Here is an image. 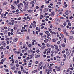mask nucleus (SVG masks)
Returning a JSON list of instances; mask_svg holds the SVG:
<instances>
[{
	"mask_svg": "<svg viewBox=\"0 0 74 74\" xmlns=\"http://www.w3.org/2000/svg\"><path fill=\"white\" fill-rule=\"evenodd\" d=\"M1 45H3L4 47H6V45H7V44H6L5 42L3 41L1 43Z\"/></svg>",
	"mask_w": 74,
	"mask_h": 74,
	"instance_id": "1",
	"label": "nucleus"
},
{
	"mask_svg": "<svg viewBox=\"0 0 74 74\" xmlns=\"http://www.w3.org/2000/svg\"><path fill=\"white\" fill-rule=\"evenodd\" d=\"M55 12L54 11L51 12V16H54V15H55Z\"/></svg>",
	"mask_w": 74,
	"mask_h": 74,
	"instance_id": "2",
	"label": "nucleus"
},
{
	"mask_svg": "<svg viewBox=\"0 0 74 74\" xmlns=\"http://www.w3.org/2000/svg\"><path fill=\"white\" fill-rule=\"evenodd\" d=\"M53 69L52 68H49L48 69V72L49 73H51L52 72V69Z\"/></svg>",
	"mask_w": 74,
	"mask_h": 74,
	"instance_id": "3",
	"label": "nucleus"
},
{
	"mask_svg": "<svg viewBox=\"0 0 74 74\" xmlns=\"http://www.w3.org/2000/svg\"><path fill=\"white\" fill-rule=\"evenodd\" d=\"M31 26H33L34 27H36V24H34L33 23H32L31 24Z\"/></svg>",
	"mask_w": 74,
	"mask_h": 74,
	"instance_id": "4",
	"label": "nucleus"
},
{
	"mask_svg": "<svg viewBox=\"0 0 74 74\" xmlns=\"http://www.w3.org/2000/svg\"><path fill=\"white\" fill-rule=\"evenodd\" d=\"M69 12L68 11V10H67L65 12V15H69Z\"/></svg>",
	"mask_w": 74,
	"mask_h": 74,
	"instance_id": "5",
	"label": "nucleus"
},
{
	"mask_svg": "<svg viewBox=\"0 0 74 74\" xmlns=\"http://www.w3.org/2000/svg\"><path fill=\"white\" fill-rule=\"evenodd\" d=\"M66 53L67 56H69L70 55V52L69 51L66 52Z\"/></svg>",
	"mask_w": 74,
	"mask_h": 74,
	"instance_id": "6",
	"label": "nucleus"
},
{
	"mask_svg": "<svg viewBox=\"0 0 74 74\" xmlns=\"http://www.w3.org/2000/svg\"><path fill=\"white\" fill-rule=\"evenodd\" d=\"M24 6H28V3L27 2H25L24 4Z\"/></svg>",
	"mask_w": 74,
	"mask_h": 74,
	"instance_id": "7",
	"label": "nucleus"
},
{
	"mask_svg": "<svg viewBox=\"0 0 74 74\" xmlns=\"http://www.w3.org/2000/svg\"><path fill=\"white\" fill-rule=\"evenodd\" d=\"M27 11L28 12H29V13H31L32 12V11H33V10H28Z\"/></svg>",
	"mask_w": 74,
	"mask_h": 74,
	"instance_id": "8",
	"label": "nucleus"
},
{
	"mask_svg": "<svg viewBox=\"0 0 74 74\" xmlns=\"http://www.w3.org/2000/svg\"><path fill=\"white\" fill-rule=\"evenodd\" d=\"M47 41H49V40L47 39V38H45V40H44V42H45V43H46V42Z\"/></svg>",
	"mask_w": 74,
	"mask_h": 74,
	"instance_id": "9",
	"label": "nucleus"
},
{
	"mask_svg": "<svg viewBox=\"0 0 74 74\" xmlns=\"http://www.w3.org/2000/svg\"><path fill=\"white\" fill-rule=\"evenodd\" d=\"M36 58H40V55H37L35 57Z\"/></svg>",
	"mask_w": 74,
	"mask_h": 74,
	"instance_id": "10",
	"label": "nucleus"
},
{
	"mask_svg": "<svg viewBox=\"0 0 74 74\" xmlns=\"http://www.w3.org/2000/svg\"><path fill=\"white\" fill-rule=\"evenodd\" d=\"M36 52L37 53H39V52H40V50L38 49H37V50L36 51Z\"/></svg>",
	"mask_w": 74,
	"mask_h": 74,
	"instance_id": "11",
	"label": "nucleus"
},
{
	"mask_svg": "<svg viewBox=\"0 0 74 74\" xmlns=\"http://www.w3.org/2000/svg\"><path fill=\"white\" fill-rule=\"evenodd\" d=\"M61 46L62 47H64L65 46V43H63V44H62L61 45Z\"/></svg>",
	"mask_w": 74,
	"mask_h": 74,
	"instance_id": "12",
	"label": "nucleus"
},
{
	"mask_svg": "<svg viewBox=\"0 0 74 74\" xmlns=\"http://www.w3.org/2000/svg\"><path fill=\"white\" fill-rule=\"evenodd\" d=\"M70 33L71 34H74V31L72 30L71 31Z\"/></svg>",
	"mask_w": 74,
	"mask_h": 74,
	"instance_id": "13",
	"label": "nucleus"
},
{
	"mask_svg": "<svg viewBox=\"0 0 74 74\" xmlns=\"http://www.w3.org/2000/svg\"><path fill=\"white\" fill-rule=\"evenodd\" d=\"M25 9L27 10L28 9V6H24Z\"/></svg>",
	"mask_w": 74,
	"mask_h": 74,
	"instance_id": "14",
	"label": "nucleus"
},
{
	"mask_svg": "<svg viewBox=\"0 0 74 74\" xmlns=\"http://www.w3.org/2000/svg\"><path fill=\"white\" fill-rule=\"evenodd\" d=\"M17 38H14V41L15 42H16V41H17Z\"/></svg>",
	"mask_w": 74,
	"mask_h": 74,
	"instance_id": "15",
	"label": "nucleus"
},
{
	"mask_svg": "<svg viewBox=\"0 0 74 74\" xmlns=\"http://www.w3.org/2000/svg\"><path fill=\"white\" fill-rule=\"evenodd\" d=\"M63 32L64 34H66V29H64L63 30Z\"/></svg>",
	"mask_w": 74,
	"mask_h": 74,
	"instance_id": "16",
	"label": "nucleus"
},
{
	"mask_svg": "<svg viewBox=\"0 0 74 74\" xmlns=\"http://www.w3.org/2000/svg\"><path fill=\"white\" fill-rule=\"evenodd\" d=\"M73 38V36H70L69 38V40H71Z\"/></svg>",
	"mask_w": 74,
	"mask_h": 74,
	"instance_id": "17",
	"label": "nucleus"
},
{
	"mask_svg": "<svg viewBox=\"0 0 74 74\" xmlns=\"http://www.w3.org/2000/svg\"><path fill=\"white\" fill-rule=\"evenodd\" d=\"M45 3H46V4H48V3H49V1H47V0H45Z\"/></svg>",
	"mask_w": 74,
	"mask_h": 74,
	"instance_id": "18",
	"label": "nucleus"
},
{
	"mask_svg": "<svg viewBox=\"0 0 74 74\" xmlns=\"http://www.w3.org/2000/svg\"><path fill=\"white\" fill-rule=\"evenodd\" d=\"M36 72H37V70H36L33 71L32 72V73H36Z\"/></svg>",
	"mask_w": 74,
	"mask_h": 74,
	"instance_id": "19",
	"label": "nucleus"
},
{
	"mask_svg": "<svg viewBox=\"0 0 74 74\" xmlns=\"http://www.w3.org/2000/svg\"><path fill=\"white\" fill-rule=\"evenodd\" d=\"M11 69H12V70H14V66H11Z\"/></svg>",
	"mask_w": 74,
	"mask_h": 74,
	"instance_id": "20",
	"label": "nucleus"
},
{
	"mask_svg": "<svg viewBox=\"0 0 74 74\" xmlns=\"http://www.w3.org/2000/svg\"><path fill=\"white\" fill-rule=\"evenodd\" d=\"M64 64V62H61V65L62 66H63Z\"/></svg>",
	"mask_w": 74,
	"mask_h": 74,
	"instance_id": "21",
	"label": "nucleus"
},
{
	"mask_svg": "<svg viewBox=\"0 0 74 74\" xmlns=\"http://www.w3.org/2000/svg\"><path fill=\"white\" fill-rule=\"evenodd\" d=\"M32 2H33V4H36V1L34 0L32 1Z\"/></svg>",
	"mask_w": 74,
	"mask_h": 74,
	"instance_id": "22",
	"label": "nucleus"
},
{
	"mask_svg": "<svg viewBox=\"0 0 74 74\" xmlns=\"http://www.w3.org/2000/svg\"><path fill=\"white\" fill-rule=\"evenodd\" d=\"M47 10V9L46 8H45L44 10V12H47V10Z\"/></svg>",
	"mask_w": 74,
	"mask_h": 74,
	"instance_id": "23",
	"label": "nucleus"
},
{
	"mask_svg": "<svg viewBox=\"0 0 74 74\" xmlns=\"http://www.w3.org/2000/svg\"><path fill=\"white\" fill-rule=\"evenodd\" d=\"M7 4V2H5L3 4V5H6V4Z\"/></svg>",
	"mask_w": 74,
	"mask_h": 74,
	"instance_id": "24",
	"label": "nucleus"
},
{
	"mask_svg": "<svg viewBox=\"0 0 74 74\" xmlns=\"http://www.w3.org/2000/svg\"><path fill=\"white\" fill-rule=\"evenodd\" d=\"M60 35L62 38H63L64 37V36H63V34H60Z\"/></svg>",
	"mask_w": 74,
	"mask_h": 74,
	"instance_id": "25",
	"label": "nucleus"
},
{
	"mask_svg": "<svg viewBox=\"0 0 74 74\" xmlns=\"http://www.w3.org/2000/svg\"><path fill=\"white\" fill-rule=\"evenodd\" d=\"M9 16H12V14L11 13H10L8 14Z\"/></svg>",
	"mask_w": 74,
	"mask_h": 74,
	"instance_id": "26",
	"label": "nucleus"
},
{
	"mask_svg": "<svg viewBox=\"0 0 74 74\" xmlns=\"http://www.w3.org/2000/svg\"><path fill=\"white\" fill-rule=\"evenodd\" d=\"M51 48H52L53 49H54V48H55V47L54 46H53V45H51Z\"/></svg>",
	"mask_w": 74,
	"mask_h": 74,
	"instance_id": "27",
	"label": "nucleus"
},
{
	"mask_svg": "<svg viewBox=\"0 0 74 74\" xmlns=\"http://www.w3.org/2000/svg\"><path fill=\"white\" fill-rule=\"evenodd\" d=\"M63 25L64 26H66V22H65L64 23Z\"/></svg>",
	"mask_w": 74,
	"mask_h": 74,
	"instance_id": "28",
	"label": "nucleus"
},
{
	"mask_svg": "<svg viewBox=\"0 0 74 74\" xmlns=\"http://www.w3.org/2000/svg\"><path fill=\"white\" fill-rule=\"evenodd\" d=\"M14 3L15 4H18V3H16V2L15 1H14Z\"/></svg>",
	"mask_w": 74,
	"mask_h": 74,
	"instance_id": "29",
	"label": "nucleus"
},
{
	"mask_svg": "<svg viewBox=\"0 0 74 74\" xmlns=\"http://www.w3.org/2000/svg\"><path fill=\"white\" fill-rule=\"evenodd\" d=\"M66 22H68V23H70V21H69V20H67L66 21Z\"/></svg>",
	"mask_w": 74,
	"mask_h": 74,
	"instance_id": "30",
	"label": "nucleus"
},
{
	"mask_svg": "<svg viewBox=\"0 0 74 74\" xmlns=\"http://www.w3.org/2000/svg\"><path fill=\"white\" fill-rule=\"evenodd\" d=\"M11 21L12 23H14V22H15V21L14 20H11Z\"/></svg>",
	"mask_w": 74,
	"mask_h": 74,
	"instance_id": "31",
	"label": "nucleus"
},
{
	"mask_svg": "<svg viewBox=\"0 0 74 74\" xmlns=\"http://www.w3.org/2000/svg\"><path fill=\"white\" fill-rule=\"evenodd\" d=\"M14 23H15L16 24H17L18 23V21H14Z\"/></svg>",
	"mask_w": 74,
	"mask_h": 74,
	"instance_id": "32",
	"label": "nucleus"
},
{
	"mask_svg": "<svg viewBox=\"0 0 74 74\" xmlns=\"http://www.w3.org/2000/svg\"><path fill=\"white\" fill-rule=\"evenodd\" d=\"M61 69V67H58L57 68V70H59V69Z\"/></svg>",
	"mask_w": 74,
	"mask_h": 74,
	"instance_id": "33",
	"label": "nucleus"
},
{
	"mask_svg": "<svg viewBox=\"0 0 74 74\" xmlns=\"http://www.w3.org/2000/svg\"><path fill=\"white\" fill-rule=\"evenodd\" d=\"M39 35H40V36H42L43 35V33H39Z\"/></svg>",
	"mask_w": 74,
	"mask_h": 74,
	"instance_id": "34",
	"label": "nucleus"
},
{
	"mask_svg": "<svg viewBox=\"0 0 74 74\" xmlns=\"http://www.w3.org/2000/svg\"><path fill=\"white\" fill-rule=\"evenodd\" d=\"M28 46L29 47H31L32 45H31V44H29L28 45Z\"/></svg>",
	"mask_w": 74,
	"mask_h": 74,
	"instance_id": "35",
	"label": "nucleus"
},
{
	"mask_svg": "<svg viewBox=\"0 0 74 74\" xmlns=\"http://www.w3.org/2000/svg\"><path fill=\"white\" fill-rule=\"evenodd\" d=\"M57 4H59L60 5V4H61V3L60 2H58L57 3Z\"/></svg>",
	"mask_w": 74,
	"mask_h": 74,
	"instance_id": "36",
	"label": "nucleus"
},
{
	"mask_svg": "<svg viewBox=\"0 0 74 74\" xmlns=\"http://www.w3.org/2000/svg\"><path fill=\"white\" fill-rule=\"evenodd\" d=\"M12 23L11 22H9V23H8V25H11Z\"/></svg>",
	"mask_w": 74,
	"mask_h": 74,
	"instance_id": "37",
	"label": "nucleus"
},
{
	"mask_svg": "<svg viewBox=\"0 0 74 74\" xmlns=\"http://www.w3.org/2000/svg\"><path fill=\"white\" fill-rule=\"evenodd\" d=\"M63 56L64 57V58H67V57H66V54H64V55Z\"/></svg>",
	"mask_w": 74,
	"mask_h": 74,
	"instance_id": "38",
	"label": "nucleus"
},
{
	"mask_svg": "<svg viewBox=\"0 0 74 74\" xmlns=\"http://www.w3.org/2000/svg\"><path fill=\"white\" fill-rule=\"evenodd\" d=\"M53 42H56V39H53Z\"/></svg>",
	"mask_w": 74,
	"mask_h": 74,
	"instance_id": "39",
	"label": "nucleus"
},
{
	"mask_svg": "<svg viewBox=\"0 0 74 74\" xmlns=\"http://www.w3.org/2000/svg\"><path fill=\"white\" fill-rule=\"evenodd\" d=\"M9 40H10V38H7L6 39V41H9Z\"/></svg>",
	"mask_w": 74,
	"mask_h": 74,
	"instance_id": "40",
	"label": "nucleus"
},
{
	"mask_svg": "<svg viewBox=\"0 0 74 74\" xmlns=\"http://www.w3.org/2000/svg\"><path fill=\"white\" fill-rule=\"evenodd\" d=\"M48 51H51V48H49L47 49Z\"/></svg>",
	"mask_w": 74,
	"mask_h": 74,
	"instance_id": "41",
	"label": "nucleus"
},
{
	"mask_svg": "<svg viewBox=\"0 0 74 74\" xmlns=\"http://www.w3.org/2000/svg\"><path fill=\"white\" fill-rule=\"evenodd\" d=\"M24 63H27V61H26V59H24Z\"/></svg>",
	"mask_w": 74,
	"mask_h": 74,
	"instance_id": "42",
	"label": "nucleus"
},
{
	"mask_svg": "<svg viewBox=\"0 0 74 74\" xmlns=\"http://www.w3.org/2000/svg\"><path fill=\"white\" fill-rule=\"evenodd\" d=\"M68 25L69 26H71V23H69L68 24Z\"/></svg>",
	"mask_w": 74,
	"mask_h": 74,
	"instance_id": "43",
	"label": "nucleus"
},
{
	"mask_svg": "<svg viewBox=\"0 0 74 74\" xmlns=\"http://www.w3.org/2000/svg\"><path fill=\"white\" fill-rule=\"evenodd\" d=\"M29 59H30V58L29 57H27V59H26V60H28Z\"/></svg>",
	"mask_w": 74,
	"mask_h": 74,
	"instance_id": "44",
	"label": "nucleus"
},
{
	"mask_svg": "<svg viewBox=\"0 0 74 74\" xmlns=\"http://www.w3.org/2000/svg\"><path fill=\"white\" fill-rule=\"evenodd\" d=\"M8 35L9 36H10V32H9L8 33Z\"/></svg>",
	"mask_w": 74,
	"mask_h": 74,
	"instance_id": "45",
	"label": "nucleus"
},
{
	"mask_svg": "<svg viewBox=\"0 0 74 74\" xmlns=\"http://www.w3.org/2000/svg\"><path fill=\"white\" fill-rule=\"evenodd\" d=\"M43 7H44V5H43L41 6V8H43Z\"/></svg>",
	"mask_w": 74,
	"mask_h": 74,
	"instance_id": "46",
	"label": "nucleus"
},
{
	"mask_svg": "<svg viewBox=\"0 0 74 74\" xmlns=\"http://www.w3.org/2000/svg\"><path fill=\"white\" fill-rule=\"evenodd\" d=\"M59 9V7L57 8H56L55 9V10H56V11L58 10V9Z\"/></svg>",
	"mask_w": 74,
	"mask_h": 74,
	"instance_id": "47",
	"label": "nucleus"
},
{
	"mask_svg": "<svg viewBox=\"0 0 74 74\" xmlns=\"http://www.w3.org/2000/svg\"><path fill=\"white\" fill-rule=\"evenodd\" d=\"M52 34H56V33L54 32H52Z\"/></svg>",
	"mask_w": 74,
	"mask_h": 74,
	"instance_id": "48",
	"label": "nucleus"
},
{
	"mask_svg": "<svg viewBox=\"0 0 74 74\" xmlns=\"http://www.w3.org/2000/svg\"><path fill=\"white\" fill-rule=\"evenodd\" d=\"M69 19H72V18H73V16H71L70 17H69Z\"/></svg>",
	"mask_w": 74,
	"mask_h": 74,
	"instance_id": "49",
	"label": "nucleus"
},
{
	"mask_svg": "<svg viewBox=\"0 0 74 74\" xmlns=\"http://www.w3.org/2000/svg\"><path fill=\"white\" fill-rule=\"evenodd\" d=\"M15 63H18V60L15 61Z\"/></svg>",
	"mask_w": 74,
	"mask_h": 74,
	"instance_id": "50",
	"label": "nucleus"
},
{
	"mask_svg": "<svg viewBox=\"0 0 74 74\" xmlns=\"http://www.w3.org/2000/svg\"><path fill=\"white\" fill-rule=\"evenodd\" d=\"M18 8V9H19V10H21V9H22V8L19 7Z\"/></svg>",
	"mask_w": 74,
	"mask_h": 74,
	"instance_id": "51",
	"label": "nucleus"
},
{
	"mask_svg": "<svg viewBox=\"0 0 74 74\" xmlns=\"http://www.w3.org/2000/svg\"><path fill=\"white\" fill-rule=\"evenodd\" d=\"M60 19H64V18H63V17H60Z\"/></svg>",
	"mask_w": 74,
	"mask_h": 74,
	"instance_id": "52",
	"label": "nucleus"
},
{
	"mask_svg": "<svg viewBox=\"0 0 74 74\" xmlns=\"http://www.w3.org/2000/svg\"><path fill=\"white\" fill-rule=\"evenodd\" d=\"M11 8H12V9H15V7L14 6L12 7Z\"/></svg>",
	"mask_w": 74,
	"mask_h": 74,
	"instance_id": "53",
	"label": "nucleus"
},
{
	"mask_svg": "<svg viewBox=\"0 0 74 74\" xmlns=\"http://www.w3.org/2000/svg\"><path fill=\"white\" fill-rule=\"evenodd\" d=\"M30 58H33V56H32V55H30Z\"/></svg>",
	"mask_w": 74,
	"mask_h": 74,
	"instance_id": "54",
	"label": "nucleus"
},
{
	"mask_svg": "<svg viewBox=\"0 0 74 74\" xmlns=\"http://www.w3.org/2000/svg\"><path fill=\"white\" fill-rule=\"evenodd\" d=\"M57 43L58 44H60V41L57 42Z\"/></svg>",
	"mask_w": 74,
	"mask_h": 74,
	"instance_id": "55",
	"label": "nucleus"
},
{
	"mask_svg": "<svg viewBox=\"0 0 74 74\" xmlns=\"http://www.w3.org/2000/svg\"><path fill=\"white\" fill-rule=\"evenodd\" d=\"M39 8V7H38V6H36V9H38Z\"/></svg>",
	"mask_w": 74,
	"mask_h": 74,
	"instance_id": "56",
	"label": "nucleus"
},
{
	"mask_svg": "<svg viewBox=\"0 0 74 74\" xmlns=\"http://www.w3.org/2000/svg\"><path fill=\"white\" fill-rule=\"evenodd\" d=\"M4 61H5V60H4V59H2L1 60V62H4Z\"/></svg>",
	"mask_w": 74,
	"mask_h": 74,
	"instance_id": "57",
	"label": "nucleus"
},
{
	"mask_svg": "<svg viewBox=\"0 0 74 74\" xmlns=\"http://www.w3.org/2000/svg\"><path fill=\"white\" fill-rule=\"evenodd\" d=\"M49 12H51V11H52V9H50L49 10Z\"/></svg>",
	"mask_w": 74,
	"mask_h": 74,
	"instance_id": "58",
	"label": "nucleus"
},
{
	"mask_svg": "<svg viewBox=\"0 0 74 74\" xmlns=\"http://www.w3.org/2000/svg\"><path fill=\"white\" fill-rule=\"evenodd\" d=\"M58 48H59V47L58 46H57L55 47V49H58Z\"/></svg>",
	"mask_w": 74,
	"mask_h": 74,
	"instance_id": "59",
	"label": "nucleus"
},
{
	"mask_svg": "<svg viewBox=\"0 0 74 74\" xmlns=\"http://www.w3.org/2000/svg\"><path fill=\"white\" fill-rule=\"evenodd\" d=\"M19 64H18L16 65V66L17 67H19Z\"/></svg>",
	"mask_w": 74,
	"mask_h": 74,
	"instance_id": "60",
	"label": "nucleus"
},
{
	"mask_svg": "<svg viewBox=\"0 0 74 74\" xmlns=\"http://www.w3.org/2000/svg\"><path fill=\"white\" fill-rule=\"evenodd\" d=\"M4 29H5V30H6V29H7V27H4Z\"/></svg>",
	"mask_w": 74,
	"mask_h": 74,
	"instance_id": "61",
	"label": "nucleus"
},
{
	"mask_svg": "<svg viewBox=\"0 0 74 74\" xmlns=\"http://www.w3.org/2000/svg\"><path fill=\"white\" fill-rule=\"evenodd\" d=\"M54 55L52 53L51 54V56H53Z\"/></svg>",
	"mask_w": 74,
	"mask_h": 74,
	"instance_id": "62",
	"label": "nucleus"
},
{
	"mask_svg": "<svg viewBox=\"0 0 74 74\" xmlns=\"http://www.w3.org/2000/svg\"><path fill=\"white\" fill-rule=\"evenodd\" d=\"M19 53H20V52L18 51L17 53V55H18V54H19Z\"/></svg>",
	"mask_w": 74,
	"mask_h": 74,
	"instance_id": "63",
	"label": "nucleus"
},
{
	"mask_svg": "<svg viewBox=\"0 0 74 74\" xmlns=\"http://www.w3.org/2000/svg\"><path fill=\"white\" fill-rule=\"evenodd\" d=\"M72 8H73V9H74V5L72 6Z\"/></svg>",
	"mask_w": 74,
	"mask_h": 74,
	"instance_id": "64",
	"label": "nucleus"
}]
</instances>
